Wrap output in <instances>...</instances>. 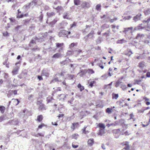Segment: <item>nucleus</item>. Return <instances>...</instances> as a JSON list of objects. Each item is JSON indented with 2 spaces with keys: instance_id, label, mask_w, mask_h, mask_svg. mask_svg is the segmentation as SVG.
<instances>
[{
  "instance_id": "f257e3e1",
  "label": "nucleus",
  "mask_w": 150,
  "mask_h": 150,
  "mask_svg": "<svg viewBox=\"0 0 150 150\" xmlns=\"http://www.w3.org/2000/svg\"><path fill=\"white\" fill-rule=\"evenodd\" d=\"M47 35L46 32L45 33H40L38 35V37H35L34 39L38 40V42H41L45 40Z\"/></svg>"
},
{
  "instance_id": "f03ea898",
  "label": "nucleus",
  "mask_w": 150,
  "mask_h": 150,
  "mask_svg": "<svg viewBox=\"0 0 150 150\" xmlns=\"http://www.w3.org/2000/svg\"><path fill=\"white\" fill-rule=\"evenodd\" d=\"M95 34L94 31L93 30H92L85 37L83 38V39L86 42L88 41V38H93L94 37V35Z\"/></svg>"
},
{
  "instance_id": "7ed1b4c3",
  "label": "nucleus",
  "mask_w": 150,
  "mask_h": 150,
  "mask_svg": "<svg viewBox=\"0 0 150 150\" xmlns=\"http://www.w3.org/2000/svg\"><path fill=\"white\" fill-rule=\"evenodd\" d=\"M126 99H125L124 100L121 99L119 101L117 102L116 103L117 104L119 105L120 106H122V107H124L125 106H127V104L125 102L126 101Z\"/></svg>"
},
{
  "instance_id": "20e7f679",
  "label": "nucleus",
  "mask_w": 150,
  "mask_h": 150,
  "mask_svg": "<svg viewBox=\"0 0 150 150\" xmlns=\"http://www.w3.org/2000/svg\"><path fill=\"white\" fill-rule=\"evenodd\" d=\"M68 52L71 53V54H73L76 56L78 55L80 52H81L82 50H68Z\"/></svg>"
},
{
  "instance_id": "39448f33",
  "label": "nucleus",
  "mask_w": 150,
  "mask_h": 150,
  "mask_svg": "<svg viewBox=\"0 0 150 150\" xmlns=\"http://www.w3.org/2000/svg\"><path fill=\"white\" fill-rule=\"evenodd\" d=\"M81 6L82 8L86 9L90 7V4L89 3L83 1L82 2Z\"/></svg>"
},
{
  "instance_id": "423d86ee",
  "label": "nucleus",
  "mask_w": 150,
  "mask_h": 150,
  "mask_svg": "<svg viewBox=\"0 0 150 150\" xmlns=\"http://www.w3.org/2000/svg\"><path fill=\"white\" fill-rule=\"evenodd\" d=\"M67 31L63 30L60 31L59 33V37H67Z\"/></svg>"
},
{
  "instance_id": "0eeeda50",
  "label": "nucleus",
  "mask_w": 150,
  "mask_h": 150,
  "mask_svg": "<svg viewBox=\"0 0 150 150\" xmlns=\"http://www.w3.org/2000/svg\"><path fill=\"white\" fill-rule=\"evenodd\" d=\"M123 146L125 145L126 146L123 148L125 150H129L130 147L129 144V142L127 141L124 142L121 144Z\"/></svg>"
},
{
  "instance_id": "6e6552de",
  "label": "nucleus",
  "mask_w": 150,
  "mask_h": 150,
  "mask_svg": "<svg viewBox=\"0 0 150 150\" xmlns=\"http://www.w3.org/2000/svg\"><path fill=\"white\" fill-rule=\"evenodd\" d=\"M142 16V15L141 13H139L136 16L134 17L133 18V20L135 22L137 21L140 20Z\"/></svg>"
},
{
  "instance_id": "1a4fd4ad",
  "label": "nucleus",
  "mask_w": 150,
  "mask_h": 150,
  "mask_svg": "<svg viewBox=\"0 0 150 150\" xmlns=\"http://www.w3.org/2000/svg\"><path fill=\"white\" fill-rule=\"evenodd\" d=\"M41 75L46 77H48L49 75V73L48 71L45 69H43L41 73Z\"/></svg>"
},
{
  "instance_id": "9d476101",
  "label": "nucleus",
  "mask_w": 150,
  "mask_h": 150,
  "mask_svg": "<svg viewBox=\"0 0 150 150\" xmlns=\"http://www.w3.org/2000/svg\"><path fill=\"white\" fill-rule=\"evenodd\" d=\"M38 0H33L30 3L31 4V6L33 8L35 6L39 5L38 3Z\"/></svg>"
},
{
  "instance_id": "9b49d317",
  "label": "nucleus",
  "mask_w": 150,
  "mask_h": 150,
  "mask_svg": "<svg viewBox=\"0 0 150 150\" xmlns=\"http://www.w3.org/2000/svg\"><path fill=\"white\" fill-rule=\"evenodd\" d=\"M79 126V123L78 122L73 123L72 124V125L71 127V128L73 129V130H74L75 128Z\"/></svg>"
},
{
  "instance_id": "f8f14e48",
  "label": "nucleus",
  "mask_w": 150,
  "mask_h": 150,
  "mask_svg": "<svg viewBox=\"0 0 150 150\" xmlns=\"http://www.w3.org/2000/svg\"><path fill=\"white\" fill-rule=\"evenodd\" d=\"M112 132L113 133L115 134H120L122 135L124 134V133L123 132H121L120 131V129H115L112 130Z\"/></svg>"
},
{
  "instance_id": "ddd939ff",
  "label": "nucleus",
  "mask_w": 150,
  "mask_h": 150,
  "mask_svg": "<svg viewBox=\"0 0 150 150\" xmlns=\"http://www.w3.org/2000/svg\"><path fill=\"white\" fill-rule=\"evenodd\" d=\"M105 129H99L97 134L98 135L102 136L105 133Z\"/></svg>"
},
{
  "instance_id": "4468645a",
  "label": "nucleus",
  "mask_w": 150,
  "mask_h": 150,
  "mask_svg": "<svg viewBox=\"0 0 150 150\" xmlns=\"http://www.w3.org/2000/svg\"><path fill=\"white\" fill-rule=\"evenodd\" d=\"M119 124H120L122 127H125L126 128L127 125L125 124V120L123 119H121L119 121Z\"/></svg>"
},
{
  "instance_id": "2eb2a0df",
  "label": "nucleus",
  "mask_w": 150,
  "mask_h": 150,
  "mask_svg": "<svg viewBox=\"0 0 150 150\" xmlns=\"http://www.w3.org/2000/svg\"><path fill=\"white\" fill-rule=\"evenodd\" d=\"M61 55L60 53H57L54 54L52 57V58L55 59L59 58L61 57Z\"/></svg>"
},
{
  "instance_id": "dca6fc26",
  "label": "nucleus",
  "mask_w": 150,
  "mask_h": 150,
  "mask_svg": "<svg viewBox=\"0 0 150 150\" xmlns=\"http://www.w3.org/2000/svg\"><path fill=\"white\" fill-rule=\"evenodd\" d=\"M123 32L125 34H127L128 33H131V27L125 28Z\"/></svg>"
},
{
  "instance_id": "f3484780",
  "label": "nucleus",
  "mask_w": 150,
  "mask_h": 150,
  "mask_svg": "<svg viewBox=\"0 0 150 150\" xmlns=\"http://www.w3.org/2000/svg\"><path fill=\"white\" fill-rule=\"evenodd\" d=\"M94 142L93 139H90L88 140L87 143L90 146H91L93 144Z\"/></svg>"
},
{
  "instance_id": "a211bd4d",
  "label": "nucleus",
  "mask_w": 150,
  "mask_h": 150,
  "mask_svg": "<svg viewBox=\"0 0 150 150\" xmlns=\"http://www.w3.org/2000/svg\"><path fill=\"white\" fill-rule=\"evenodd\" d=\"M47 144L49 145V147L50 150H55V149L54 147L56 146V144Z\"/></svg>"
},
{
  "instance_id": "6ab92c4d",
  "label": "nucleus",
  "mask_w": 150,
  "mask_h": 150,
  "mask_svg": "<svg viewBox=\"0 0 150 150\" xmlns=\"http://www.w3.org/2000/svg\"><path fill=\"white\" fill-rule=\"evenodd\" d=\"M97 126L100 129H105V126L104 124L102 123H99L98 125Z\"/></svg>"
},
{
  "instance_id": "aec40b11",
  "label": "nucleus",
  "mask_w": 150,
  "mask_h": 150,
  "mask_svg": "<svg viewBox=\"0 0 150 150\" xmlns=\"http://www.w3.org/2000/svg\"><path fill=\"white\" fill-rule=\"evenodd\" d=\"M87 72V70L86 69L80 70L79 73H81L80 76L81 77H82Z\"/></svg>"
},
{
  "instance_id": "412c9836",
  "label": "nucleus",
  "mask_w": 150,
  "mask_h": 150,
  "mask_svg": "<svg viewBox=\"0 0 150 150\" xmlns=\"http://www.w3.org/2000/svg\"><path fill=\"white\" fill-rule=\"evenodd\" d=\"M143 12L145 16H147L150 14V8H148L146 10H144Z\"/></svg>"
},
{
  "instance_id": "4be33fe9",
  "label": "nucleus",
  "mask_w": 150,
  "mask_h": 150,
  "mask_svg": "<svg viewBox=\"0 0 150 150\" xmlns=\"http://www.w3.org/2000/svg\"><path fill=\"white\" fill-rule=\"evenodd\" d=\"M19 67L18 66L16 67L12 71V73L13 74H17V72L19 69Z\"/></svg>"
},
{
  "instance_id": "5701e85b",
  "label": "nucleus",
  "mask_w": 150,
  "mask_h": 150,
  "mask_svg": "<svg viewBox=\"0 0 150 150\" xmlns=\"http://www.w3.org/2000/svg\"><path fill=\"white\" fill-rule=\"evenodd\" d=\"M39 109L40 110H46L45 107V105L43 104H41L39 106Z\"/></svg>"
},
{
  "instance_id": "b1692460",
  "label": "nucleus",
  "mask_w": 150,
  "mask_h": 150,
  "mask_svg": "<svg viewBox=\"0 0 150 150\" xmlns=\"http://www.w3.org/2000/svg\"><path fill=\"white\" fill-rule=\"evenodd\" d=\"M43 119L42 115H40L38 116L37 117V121L39 122H41Z\"/></svg>"
},
{
  "instance_id": "393cba45",
  "label": "nucleus",
  "mask_w": 150,
  "mask_h": 150,
  "mask_svg": "<svg viewBox=\"0 0 150 150\" xmlns=\"http://www.w3.org/2000/svg\"><path fill=\"white\" fill-rule=\"evenodd\" d=\"M31 6V4L29 3L28 4L25 5L23 6V7L25 8V10H28L30 8Z\"/></svg>"
},
{
  "instance_id": "a878e982",
  "label": "nucleus",
  "mask_w": 150,
  "mask_h": 150,
  "mask_svg": "<svg viewBox=\"0 0 150 150\" xmlns=\"http://www.w3.org/2000/svg\"><path fill=\"white\" fill-rule=\"evenodd\" d=\"M12 120V121H13L12 122V125H18V121L17 119H15Z\"/></svg>"
},
{
  "instance_id": "bb28decb",
  "label": "nucleus",
  "mask_w": 150,
  "mask_h": 150,
  "mask_svg": "<svg viewBox=\"0 0 150 150\" xmlns=\"http://www.w3.org/2000/svg\"><path fill=\"white\" fill-rule=\"evenodd\" d=\"M6 108L5 107L2 105L0 106V111L2 114L4 113Z\"/></svg>"
},
{
  "instance_id": "cd10ccee",
  "label": "nucleus",
  "mask_w": 150,
  "mask_h": 150,
  "mask_svg": "<svg viewBox=\"0 0 150 150\" xmlns=\"http://www.w3.org/2000/svg\"><path fill=\"white\" fill-rule=\"evenodd\" d=\"M57 22V21L55 20H54L51 22L49 23V25L51 27H52L53 25L55 24Z\"/></svg>"
},
{
  "instance_id": "c85d7f7f",
  "label": "nucleus",
  "mask_w": 150,
  "mask_h": 150,
  "mask_svg": "<svg viewBox=\"0 0 150 150\" xmlns=\"http://www.w3.org/2000/svg\"><path fill=\"white\" fill-rule=\"evenodd\" d=\"M77 87L80 89L81 91H82L84 89V87L81 85V84L80 83H79Z\"/></svg>"
},
{
  "instance_id": "c756f323",
  "label": "nucleus",
  "mask_w": 150,
  "mask_h": 150,
  "mask_svg": "<svg viewBox=\"0 0 150 150\" xmlns=\"http://www.w3.org/2000/svg\"><path fill=\"white\" fill-rule=\"evenodd\" d=\"M47 16L48 17H51L55 15V13L54 12H52L51 13H47Z\"/></svg>"
},
{
  "instance_id": "7c9ffc66",
  "label": "nucleus",
  "mask_w": 150,
  "mask_h": 150,
  "mask_svg": "<svg viewBox=\"0 0 150 150\" xmlns=\"http://www.w3.org/2000/svg\"><path fill=\"white\" fill-rule=\"evenodd\" d=\"M112 98L113 99H117L119 95L118 94H115L114 93H113L112 94Z\"/></svg>"
},
{
  "instance_id": "2f4dec72",
  "label": "nucleus",
  "mask_w": 150,
  "mask_h": 150,
  "mask_svg": "<svg viewBox=\"0 0 150 150\" xmlns=\"http://www.w3.org/2000/svg\"><path fill=\"white\" fill-rule=\"evenodd\" d=\"M64 43H56V46L57 48H62V46H63Z\"/></svg>"
},
{
  "instance_id": "473e14b6",
  "label": "nucleus",
  "mask_w": 150,
  "mask_h": 150,
  "mask_svg": "<svg viewBox=\"0 0 150 150\" xmlns=\"http://www.w3.org/2000/svg\"><path fill=\"white\" fill-rule=\"evenodd\" d=\"M68 96V95L67 94L64 95V94H60L59 95V97H60L61 96H62V97H63V98H60L59 100H61L62 101H64L65 100V98H66V96Z\"/></svg>"
},
{
  "instance_id": "72a5a7b5",
  "label": "nucleus",
  "mask_w": 150,
  "mask_h": 150,
  "mask_svg": "<svg viewBox=\"0 0 150 150\" xmlns=\"http://www.w3.org/2000/svg\"><path fill=\"white\" fill-rule=\"evenodd\" d=\"M145 27H142V26L139 25L137 27L134 28V30H138L140 29H142L144 28Z\"/></svg>"
},
{
  "instance_id": "f704fd0d",
  "label": "nucleus",
  "mask_w": 150,
  "mask_h": 150,
  "mask_svg": "<svg viewBox=\"0 0 150 150\" xmlns=\"http://www.w3.org/2000/svg\"><path fill=\"white\" fill-rule=\"evenodd\" d=\"M13 95V91L12 90H10L8 91L7 93V96L8 98H10Z\"/></svg>"
},
{
  "instance_id": "c9c22d12",
  "label": "nucleus",
  "mask_w": 150,
  "mask_h": 150,
  "mask_svg": "<svg viewBox=\"0 0 150 150\" xmlns=\"http://www.w3.org/2000/svg\"><path fill=\"white\" fill-rule=\"evenodd\" d=\"M144 35L143 34H138L137 35V37H136V38H143V37H144Z\"/></svg>"
},
{
  "instance_id": "e433bc0d",
  "label": "nucleus",
  "mask_w": 150,
  "mask_h": 150,
  "mask_svg": "<svg viewBox=\"0 0 150 150\" xmlns=\"http://www.w3.org/2000/svg\"><path fill=\"white\" fill-rule=\"evenodd\" d=\"M30 19H27L25 20H23V24L25 25H26L27 24H28L30 22Z\"/></svg>"
},
{
  "instance_id": "4c0bfd02",
  "label": "nucleus",
  "mask_w": 150,
  "mask_h": 150,
  "mask_svg": "<svg viewBox=\"0 0 150 150\" xmlns=\"http://www.w3.org/2000/svg\"><path fill=\"white\" fill-rule=\"evenodd\" d=\"M121 83H120L119 82L117 81L116 83L114 84V85L115 87H117L119 86L120 85L121 86L122 85V84H121Z\"/></svg>"
},
{
  "instance_id": "58836bf2",
  "label": "nucleus",
  "mask_w": 150,
  "mask_h": 150,
  "mask_svg": "<svg viewBox=\"0 0 150 150\" xmlns=\"http://www.w3.org/2000/svg\"><path fill=\"white\" fill-rule=\"evenodd\" d=\"M74 1L75 5L78 6L80 4V0H74Z\"/></svg>"
},
{
  "instance_id": "ea45409f",
  "label": "nucleus",
  "mask_w": 150,
  "mask_h": 150,
  "mask_svg": "<svg viewBox=\"0 0 150 150\" xmlns=\"http://www.w3.org/2000/svg\"><path fill=\"white\" fill-rule=\"evenodd\" d=\"M96 82L93 81L90 82L89 84V86L92 88L94 86V84L96 83Z\"/></svg>"
},
{
  "instance_id": "a19ab883",
  "label": "nucleus",
  "mask_w": 150,
  "mask_h": 150,
  "mask_svg": "<svg viewBox=\"0 0 150 150\" xmlns=\"http://www.w3.org/2000/svg\"><path fill=\"white\" fill-rule=\"evenodd\" d=\"M67 76H68V79H72L74 76V75L73 74H68Z\"/></svg>"
},
{
  "instance_id": "79ce46f5",
  "label": "nucleus",
  "mask_w": 150,
  "mask_h": 150,
  "mask_svg": "<svg viewBox=\"0 0 150 150\" xmlns=\"http://www.w3.org/2000/svg\"><path fill=\"white\" fill-rule=\"evenodd\" d=\"M112 108H108L106 109V112L110 114L112 112Z\"/></svg>"
},
{
  "instance_id": "37998d69",
  "label": "nucleus",
  "mask_w": 150,
  "mask_h": 150,
  "mask_svg": "<svg viewBox=\"0 0 150 150\" xmlns=\"http://www.w3.org/2000/svg\"><path fill=\"white\" fill-rule=\"evenodd\" d=\"M3 35L4 37H8L9 36V34L6 31L4 33H3Z\"/></svg>"
},
{
  "instance_id": "c03bdc74",
  "label": "nucleus",
  "mask_w": 150,
  "mask_h": 150,
  "mask_svg": "<svg viewBox=\"0 0 150 150\" xmlns=\"http://www.w3.org/2000/svg\"><path fill=\"white\" fill-rule=\"evenodd\" d=\"M125 42V40L123 39L120 40H118L117 42V43L122 44Z\"/></svg>"
},
{
  "instance_id": "a18cd8bd",
  "label": "nucleus",
  "mask_w": 150,
  "mask_h": 150,
  "mask_svg": "<svg viewBox=\"0 0 150 150\" xmlns=\"http://www.w3.org/2000/svg\"><path fill=\"white\" fill-rule=\"evenodd\" d=\"M101 7V6L100 4H98L96 6V10L99 11L100 10Z\"/></svg>"
},
{
  "instance_id": "49530a36",
  "label": "nucleus",
  "mask_w": 150,
  "mask_h": 150,
  "mask_svg": "<svg viewBox=\"0 0 150 150\" xmlns=\"http://www.w3.org/2000/svg\"><path fill=\"white\" fill-rule=\"evenodd\" d=\"M33 95L31 94L30 95L28 96V99L29 100H30L31 101H33V99H31L32 98H33Z\"/></svg>"
},
{
  "instance_id": "de8ad7c7",
  "label": "nucleus",
  "mask_w": 150,
  "mask_h": 150,
  "mask_svg": "<svg viewBox=\"0 0 150 150\" xmlns=\"http://www.w3.org/2000/svg\"><path fill=\"white\" fill-rule=\"evenodd\" d=\"M53 99V98L52 97L47 98V103H49Z\"/></svg>"
},
{
  "instance_id": "09e8293b",
  "label": "nucleus",
  "mask_w": 150,
  "mask_h": 150,
  "mask_svg": "<svg viewBox=\"0 0 150 150\" xmlns=\"http://www.w3.org/2000/svg\"><path fill=\"white\" fill-rule=\"evenodd\" d=\"M55 9L57 11H59L62 10V7L61 6H58L57 7L55 8Z\"/></svg>"
},
{
  "instance_id": "8fccbe9b",
  "label": "nucleus",
  "mask_w": 150,
  "mask_h": 150,
  "mask_svg": "<svg viewBox=\"0 0 150 150\" xmlns=\"http://www.w3.org/2000/svg\"><path fill=\"white\" fill-rule=\"evenodd\" d=\"M23 17V13H22L21 15H19V14H18L17 16V18H22Z\"/></svg>"
},
{
  "instance_id": "3c124183",
  "label": "nucleus",
  "mask_w": 150,
  "mask_h": 150,
  "mask_svg": "<svg viewBox=\"0 0 150 150\" xmlns=\"http://www.w3.org/2000/svg\"><path fill=\"white\" fill-rule=\"evenodd\" d=\"M102 41L101 38L100 37H99L97 39V40L96 42L98 43H100Z\"/></svg>"
},
{
  "instance_id": "603ef678",
  "label": "nucleus",
  "mask_w": 150,
  "mask_h": 150,
  "mask_svg": "<svg viewBox=\"0 0 150 150\" xmlns=\"http://www.w3.org/2000/svg\"><path fill=\"white\" fill-rule=\"evenodd\" d=\"M46 125L43 123H42L38 126V129H40L42 128V127L45 126Z\"/></svg>"
},
{
  "instance_id": "864d4df0",
  "label": "nucleus",
  "mask_w": 150,
  "mask_h": 150,
  "mask_svg": "<svg viewBox=\"0 0 150 150\" xmlns=\"http://www.w3.org/2000/svg\"><path fill=\"white\" fill-rule=\"evenodd\" d=\"M43 18V15L41 14L40 16L39 17V20L40 22H41L42 21Z\"/></svg>"
},
{
  "instance_id": "5fc2aeb1",
  "label": "nucleus",
  "mask_w": 150,
  "mask_h": 150,
  "mask_svg": "<svg viewBox=\"0 0 150 150\" xmlns=\"http://www.w3.org/2000/svg\"><path fill=\"white\" fill-rule=\"evenodd\" d=\"M42 75L40 76V75H38L37 76V78L40 81L42 80H43V78L42 76Z\"/></svg>"
},
{
  "instance_id": "6e6d98bb",
  "label": "nucleus",
  "mask_w": 150,
  "mask_h": 150,
  "mask_svg": "<svg viewBox=\"0 0 150 150\" xmlns=\"http://www.w3.org/2000/svg\"><path fill=\"white\" fill-rule=\"evenodd\" d=\"M86 127L85 126L83 128V132L85 134H86L87 133H88V131H86Z\"/></svg>"
},
{
  "instance_id": "4d7b16f0",
  "label": "nucleus",
  "mask_w": 150,
  "mask_h": 150,
  "mask_svg": "<svg viewBox=\"0 0 150 150\" xmlns=\"http://www.w3.org/2000/svg\"><path fill=\"white\" fill-rule=\"evenodd\" d=\"M76 25V23L75 22H74L73 23L70 25V28H71L73 27Z\"/></svg>"
},
{
  "instance_id": "13d9d810",
  "label": "nucleus",
  "mask_w": 150,
  "mask_h": 150,
  "mask_svg": "<svg viewBox=\"0 0 150 150\" xmlns=\"http://www.w3.org/2000/svg\"><path fill=\"white\" fill-rule=\"evenodd\" d=\"M77 136H79L78 134H74L72 135V138L76 139L77 138Z\"/></svg>"
},
{
  "instance_id": "bf43d9fd",
  "label": "nucleus",
  "mask_w": 150,
  "mask_h": 150,
  "mask_svg": "<svg viewBox=\"0 0 150 150\" xmlns=\"http://www.w3.org/2000/svg\"><path fill=\"white\" fill-rule=\"evenodd\" d=\"M121 87L122 88V89L123 90H126L127 88L126 86L125 85H122V86H121Z\"/></svg>"
},
{
  "instance_id": "052dcab7",
  "label": "nucleus",
  "mask_w": 150,
  "mask_h": 150,
  "mask_svg": "<svg viewBox=\"0 0 150 150\" xmlns=\"http://www.w3.org/2000/svg\"><path fill=\"white\" fill-rule=\"evenodd\" d=\"M76 45V44L74 43H72L69 45V47L71 48L74 47Z\"/></svg>"
},
{
  "instance_id": "680f3d73",
  "label": "nucleus",
  "mask_w": 150,
  "mask_h": 150,
  "mask_svg": "<svg viewBox=\"0 0 150 150\" xmlns=\"http://www.w3.org/2000/svg\"><path fill=\"white\" fill-rule=\"evenodd\" d=\"M112 82H111L109 84L107 85H106L105 86H106V88H106V87H109V88H111V87L110 86L112 85Z\"/></svg>"
},
{
  "instance_id": "e2e57ef3",
  "label": "nucleus",
  "mask_w": 150,
  "mask_h": 150,
  "mask_svg": "<svg viewBox=\"0 0 150 150\" xmlns=\"http://www.w3.org/2000/svg\"><path fill=\"white\" fill-rule=\"evenodd\" d=\"M117 20V18L116 17H115L113 19H111L110 20V23H113L114 21H116Z\"/></svg>"
},
{
  "instance_id": "0e129e2a",
  "label": "nucleus",
  "mask_w": 150,
  "mask_h": 150,
  "mask_svg": "<svg viewBox=\"0 0 150 150\" xmlns=\"http://www.w3.org/2000/svg\"><path fill=\"white\" fill-rule=\"evenodd\" d=\"M54 81L56 82V81H59L57 78H55L54 79H53L51 81V83L53 82Z\"/></svg>"
},
{
  "instance_id": "69168bd1",
  "label": "nucleus",
  "mask_w": 150,
  "mask_h": 150,
  "mask_svg": "<svg viewBox=\"0 0 150 150\" xmlns=\"http://www.w3.org/2000/svg\"><path fill=\"white\" fill-rule=\"evenodd\" d=\"M34 43H35V41L33 40H32L30 41V44H29V46H31V44H33Z\"/></svg>"
},
{
  "instance_id": "338daca9",
  "label": "nucleus",
  "mask_w": 150,
  "mask_h": 150,
  "mask_svg": "<svg viewBox=\"0 0 150 150\" xmlns=\"http://www.w3.org/2000/svg\"><path fill=\"white\" fill-rule=\"evenodd\" d=\"M141 80H136L135 81V82L134 83H133L134 84H135L136 83H137L138 84H139V82L141 81Z\"/></svg>"
},
{
  "instance_id": "774afa93",
  "label": "nucleus",
  "mask_w": 150,
  "mask_h": 150,
  "mask_svg": "<svg viewBox=\"0 0 150 150\" xmlns=\"http://www.w3.org/2000/svg\"><path fill=\"white\" fill-rule=\"evenodd\" d=\"M88 73H91V74H93L94 73V71L93 69H88Z\"/></svg>"
}]
</instances>
